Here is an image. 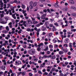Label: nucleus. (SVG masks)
<instances>
[{
    "label": "nucleus",
    "mask_w": 76,
    "mask_h": 76,
    "mask_svg": "<svg viewBox=\"0 0 76 76\" xmlns=\"http://www.w3.org/2000/svg\"><path fill=\"white\" fill-rule=\"evenodd\" d=\"M41 50V48L40 47H38L37 48V51H39Z\"/></svg>",
    "instance_id": "nucleus-14"
},
{
    "label": "nucleus",
    "mask_w": 76,
    "mask_h": 76,
    "mask_svg": "<svg viewBox=\"0 0 76 76\" xmlns=\"http://www.w3.org/2000/svg\"><path fill=\"white\" fill-rule=\"evenodd\" d=\"M29 76H33V74H32V73H29Z\"/></svg>",
    "instance_id": "nucleus-35"
},
{
    "label": "nucleus",
    "mask_w": 76,
    "mask_h": 76,
    "mask_svg": "<svg viewBox=\"0 0 76 76\" xmlns=\"http://www.w3.org/2000/svg\"><path fill=\"white\" fill-rule=\"evenodd\" d=\"M72 16H76V13L72 14Z\"/></svg>",
    "instance_id": "nucleus-39"
},
{
    "label": "nucleus",
    "mask_w": 76,
    "mask_h": 76,
    "mask_svg": "<svg viewBox=\"0 0 76 76\" xmlns=\"http://www.w3.org/2000/svg\"><path fill=\"white\" fill-rule=\"evenodd\" d=\"M39 60H43V58H44V57H42V56H39Z\"/></svg>",
    "instance_id": "nucleus-15"
},
{
    "label": "nucleus",
    "mask_w": 76,
    "mask_h": 76,
    "mask_svg": "<svg viewBox=\"0 0 76 76\" xmlns=\"http://www.w3.org/2000/svg\"><path fill=\"white\" fill-rule=\"evenodd\" d=\"M40 31H41V29L40 28H39L38 29H37L36 31H37V32H39Z\"/></svg>",
    "instance_id": "nucleus-33"
},
{
    "label": "nucleus",
    "mask_w": 76,
    "mask_h": 76,
    "mask_svg": "<svg viewBox=\"0 0 76 76\" xmlns=\"http://www.w3.org/2000/svg\"><path fill=\"white\" fill-rule=\"evenodd\" d=\"M39 6L40 7H43V6H44V5L42 4H40Z\"/></svg>",
    "instance_id": "nucleus-56"
},
{
    "label": "nucleus",
    "mask_w": 76,
    "mask_h": 76,
    "mask_svg": "<svg viewBox=\"0 0 76 76\" xmlns=\"http://www.w3.org/2000/svg\"><path fill=\"white\" fill-rule=\"evenodd\" d=\"M41 62H42V61L41 60H39L38 61V63H41Z\"/></svg>",
    "instance_id": "nucleus-63"
},
{
    "label": "nucleus",
    "mask_w": 76,
    "mask_h": 76,
    "mask_svg": "<svg viewBox=\"0 0 76 76\" xmlns=\"http://www.w3.org/2000/svg\"><path fill=\"white\" fill-rule=\"evenodd\" d=\"M26 53H27V51H25L24 52V54H26Z\"/></svg>",
    "instance_id": "nucleus-58"
},
{
    "label": "nucleus",
    "mask_w": 76,
    "mask_h": 76,
    "mask_svg": "<svg viewBox=\"0 0 76 76\" xmlns=\"http://www.w3.org/2000/svg\"><path fill=\"white\" fill-rule=\"evenodd\" d=\"M27 31H28V32H29V31H30V32L31 31V29H30V28H28V29H27Z\"/></svg>",
    "instance_id": "nucleus-23"
},
{
    "label": "nucleus",
    "mask_w": 76,
    "mask_h": 76,
    "mask_svg": "<svg viewBox=\"0 0 76 76\" xmlns=\"http://www.w3.org/2000/svg\"><path fill=\"white\" fill-rule=\"evenodd\" d=\"M15 64H18V66H19V64H22L21 61H18V62L17 61H15Z\"/></svg>",
    "instance_id": "nucleus-4"
},
{
    "label": "nucleus",
    "mask_w": 76,
    "mask_h": 76,
    "mask_svg": "<svg viewBox=\"0 0 76 76\" xmlns=\"http://www.w3.org/2000/svg\"><path fill=\"white\" fill-rule=\"evenodd\" d=\"M1 23H2V24H6V23H7V21L6 22L4 21H1L0 22Z\"/></svg>",
    "instance_id": "nucleus-12"
},
{
    "label": "nucleus",
    "mask_w": 76,
    "mask_h": 76,
    "mask_svg": "<svg viewBox=\"0 0 76 76\" xmlns=\"http://www.w3.org/2000/svg\"><path fill=\"white\" fill-rule=\"evenodd\" d=\"M54 6L55 7H59V5H58V4L54 5Z\"/></svg>",
    "instance_id": "nucleus-18"
},
{
    "label": "nucleus",
    "mask_w": 76,
    "mask_h": 76,
    "mask_svg": "<svg viewBox=\"0 0 76 76\" xmlns=\"http://www.w3.org/2000/svg\"><path fill=\"white\" fill-rule=\"evenodd\" d=\"M45 1V0H40V1L41 2H44Z\"/></svg>",
    "instance_id": "nucleus-42"
},
{
    "label": "nucleus",
    "mask_w": 76,
    "mask_h": 76,
    "mask_svg": "<svg viewBox=\"0 0 76 76\" xmlns=\"http://www.w3.org/2000/svg\"><path fill=\"white\" fill-rule=\"evenodd\" d=\"M37 22H38L36 21H34L33 22V23L34 24H36V23H37Z\"/></svg>",
    "instance_id": "nucleus-51"
},
{
    "label": "nucleus",
    "mask_w": 76,
    "mask_h": 76,
    "mask_svg": "<svg viewBox=\"0 0 76 76\" xmlns=\"http://www.w3.org/2000/svg\"><path fill=\"white\" fill-rule=\"evenodd\" d=\"M65 23H66V24L65 25V26L66 27L67 26V20H66L65 21Z\"/></svg>",
    "instance_id": "nucleus-43"
},
{
    "label": "nucleus",
    "mask_w": 76,
    "mask_h": 76,
    "mask_svg": "<svg viewBox=\"0 0 76 76\" xmlns=\"http://www.w3.org/2000/svg\"><path fill=\"white\" fill-rule=\"evenodd\" d=\"M35 50L34 49H31L28 51V53L31 55H34L35 53Z\"/></svg>",
    "instance_id": "nucleus-1"
},
{
    "label": "nucleus",
    "mask_w": 76,
    "mask_h": 76,
    "mask_svg": "<svg viewBox=\"0 0 76 76\" xmlns=\"http://www.w3.org/2000/svg\"><path fill=\"white\" fill-rule=\"evenodd\" d=\"M49 47L50 48H53V45H49Z\"/></svg>",
    "instance_id": "nucleus-22"
},
{
    "label": "nucleus",
    "mask_w": 76,
    "mask_h": 76,
    "mask_svg": "<svg viewBox=\"0 0 76 76\" xmlns=\"http://www.w3.org/2000/svg\"><path fill=\"white\" fill-rule=\"evenodd\" d=\"M3 72L2 71L0 72V75H3Z\"/></svg>",
    "instance_id": "nucleus-52"
},
{
    "label": "nucleus",
    "mask_w": 76,
    "mask_h": 76,
    "mask_svg": "<svg viewBox=\"0 0 76 76\" xmlns=\"http://www.w3.org/2000/svg\"><path fill=\"white\" fill-rule=\"evenodd\" d=\"M59 54H63V52L60 51L59 52Z\"/></svg>",
    "instance_id": "nucleus-29"
},
{
    "label": "nucleus",
    "mask_w": 76,
    "mask_h": 76,
    "mask_svg": "<svg viewBox=\"0 0 76 76\" xmlns=\"http://www.w3.org/2000/svg\"><path fill=\"white\" fill-rule=\"evenodd\" d=\"M37 18L38 20H40L41 19L39 17H37Z\"/></svg>",
    "instance_id": "nucleus-55"
},
{
    "label": "nucleus",
    "mask_w": 76,
    "mask_h": 76,
    "mask_svg": "<svg viewBox=\"0 0 76 76\" xmlns=\"http://www.w3.org/2000/svg\"><path fill=\"white\" fill-rule=\"evenodd\" d=\"M37 5V2H35L33 3V6L34 7H35Z\"/></svg>",
    "instance_id": "nucleus-11"
},
{
    "label": "nucleus",
    "mask_w": 76,
    "mask_h": 76,
    "mask_svg": "<svg viewBox=\"0 0 76 76\" xmlns=\"http://www.w3.org/2000/svg\"><path fill=\"white\" fill-rule=\"evenodd\" d=\"M63 50V51H64V52H65V53H67V50L66 49H64Z\"/></svg>",
    "instance_id": "nucleus-30"
},
{
    "label": "nucleus",
    "mask_w": 76,
    "mask_h": 76,
    "mask_svg": "<svg viewBox=\"0 0 76 76\" xmlns=\"http://www.w3.org/2000/svg\"><path fill=\"white\" fill-rule=\"evenodd\" d=\"M63 10L66 12V11H67V8H64L63 9Z\"/></svg>",
    "instance_id": "nucleus-26"
},
{
    "label": "nucleus",
    "mask_w": 76,
    "mask_h": 76,
    "mask_svg": "<svg viewBox=\"0 0 76 76\" xmlns=\"http://www.w3.org/2000/svg\"><path fill=\"white\" fill-rule=\"evenodd\" d=\"M49 26L50 27V28H52V27L53 26V24H50L49 25Z\"/></svg>",
    "instance_id": "nucleus-21"
},
{
    "label": "nucleus",
    "mask_w": 76,
    "mask_h": 76,
    "mask_svg": "<svg viewBox=\"0 0 76 76\" xmlns=\"http://www.w3.org/2000/svg\"><path fill=\"white\" fill-rule=\"evenodd\" d=\"M43 45H44L43 43H41L37 45V47H41V46Z\"/></svg>",
    "instance_id": "nucleus-6"
},
{
    "label": "nucleus",
    "mask_w": 76,
    "mask_h": 76,
    "mask_svg": "<svg viewBox=\"0 0 76 76\" xmlns=\"http://www.w3.org/2000/svg\"><path fill=\"white\" fill-rule=\"evenodd\" d=\"M11 33L12 34H15V31H12Z\"/></svg>",
    "instance_id": "nucleus-60"
},
{
    "label": "nucleus",
    "mask_w": 76,
    "mask_h": 76,
    "mask_svg": "<svg viewBox=\"0 0 76 76\" xmlns=\"http://www.w3.org/2000/svg\"><path fill=\"white\" fill-rule=\"evenodd\" d=\"M46 15H47L46 14H43L41 17V18L42 19H45V17L46 16Z\"/></svg>",
    "instance_id": "nucleus-2"
},
{
    "label": "nucleus",
    "mask_w": 76,
    "mask_h": 76,
    "mask_svg": "<svg viewBox=\"0 0 76 76\" xmlns=\"http://www.w3.org/2000/svg\"><path fill=\"white\" fill-rule=\"evenodd\" d=\"M58 40V39H57V38H55L53 40V41H55L54 42V43H56V42H57V40Z\"/></svg>",
    "instance_id": "nucleus-8"
},
{
    "label": "nucleus",
    "mask_w": 76,
    "mask_h": 76,
    "mask_svg": "<svg viewBox=\"0 0 76 76\" xmlns=\"http://www.w3.org/2000/svg\"><path fill=\"white\" fill-rule=\"evenodd\" d=\"M34 46H35V47H37L38 46H37V44L35 43L34 44Z\"/></svg>",
    "instance_id": "nucleus-54"
},
{
    "label": "nucleus",
    "mask_w": 76,
    "mask_h": 76,
    "mask_svg": "<svg viewBox=\"0 0 76 76\" xmlns=\"http://www.w3.org/2000/svg\"><path fill=\"white\" fill-rule=\"evenodd\" d=\"M13 7L12 8H11V10H15L14 7Z\"/></svg>",
    "instance_id": "nucleus-49"
},
{
    "label": "nucleus",
    "mask_w": 76,
    "mask_h": 76,
    "mask_svg": "<svg viewBox=\"0 0 76 76\" xmlns=\"http://www.w3.org/2000/svg\"><path fill=\"white\" fill-rule=\"evenodd\" d=\"M3 33H5V34H6L7 33H8V31L6 30H3Z\"/></svg>",
    "instance_id": "nucleus-16"
},
{
    "label": "nucleus",
    "mask_w": 76,
    "mask_h": 76,
    "mask_svg": "<svg viewBox=\"0 0 76 76\" xmlns=\"http://www.w3.org/2000/svg\"><path fill=\"white\" fill-rule=\"evenodd\" d=\"M40 26V24L39 23L38 24L36 25L37 27H39Z\"/></svg>",
    "instance_id": "nucleus-47"
},
{
    "label": "nucleus",
    "mask_w": 76,
    "mask_h": 76,
    "mask_svg": "<svg viewBox=\"0 0 76 76\" xmlns=\"http://www.w3.org/2000/svg\"><path fill=\"white\" fill-rule=\"evenodd\" d=\"M53 28L52 29L53 32H54L55 31H56V27L54 26H53Z\"/></svg>",
    "instance_id": "nucleus-7"
},
{
    "label": "nucleus",
    "mask_w": 76,
    "mask_h": 76,
    "mask_svg": "<svg viewBox=\"0 0 76 76\" xmlns=\"http://www.w3.org/2000/svg\"><path fill=\"white\" fill-rule=\"evenodd\" d=\"M43 57L44 58H47V56L46 55H44Z\"/></svg>",
    "instance_id": "nucleus-38"
},
{
    "label": "nucleus",
    "mask_w": 76,
    "mask_h": 76,
    "mask_svg": "<svg viewBox=\"0 0 76 76\" xmlns=\"http://www.w3.org/2000/svg\"><path fill=\"white\" fill-rule=\"evenodd\" d=\"M25 72H22V73H21L22 75H23L24 76H25Z\"/></svg>",
    "instance_id": "nucleus-24"
},
{
    "label": "nucleus",
    "mask_w": 76,
    "mask_h": 76,
    "mask_svg": "<svg viewBox=\"0 0 76 76\" xmlns=\"http://www.w3.org/2000/svg\"><path fill=\"white\" fill-rule=\"evenodd\" d=\"M45 34H46V33L44 32H43L42 34V35H45Z\"/></svg>",
    "instance_id": "nucleus-53"
},
{
    "label": "nucleus",
    "mask_w": 76,
    "mask_h": 76,
    "mask_svg": "<svg viewBox=\"0 0 76 76\" xmlns=\"http://www.w3.org/2000/svg\"><path fill=\"white\" fill-rule=\"evenodd\" d=\"M29 7H27V10L28 12L29 11Z\"/></svg>",
    "instance_id": "nucleus-46"
},
{
    "label": "nucleus",
    "mask_w": 76,
    "mask_h": 76,
    "mask_svg": "<svg viewBox=\"0 0 76 76\" xmlns=\"http://www.w3.org/2000/svg\"><path fill=\"white\" fill-rule=\"evenodd\" d=\"M33 6H32V5H30L29 6V8L30 9H32V8H33Z\"/></svg>",
    "instance_id": "nucleus-19"
},
{
    "label": "nucleus",
    "mask_w": 76,
    "mask_h": 76,
    "mask_svg": "<svg viewBox=\"0 0 76 76\" xmlns=\"http://www.w3.org/2000/svg\"><path fill=\"white\" fill-rule=\"evenodd\" d=\"M56 70V69L55 68H52V71H53V72H54V71H55Z\"/></svg>",
    "instance_id": "nucleus-27"
},
{
    "label": "nucleus",
    "mask_w": 76,
    "mask_h": 76,
    "mask_svg": "<svg viewBox=\"0 0 76 76\" xmlns=\"http://www.w3.org/2000/svg\"><path fill=\"white\" fill-rule=\"evenodd\" d=\"M4 17V14H2L1 15V18H3Z\"/></svg>",
    "instance_id": "nucleus-31"
},
{
    "label": "nucleus",
    "mask_w": 76,
    "mask_h": 76,
    "mask_svg": "<svg viewBox=\"0 0 76 76\" xmlns=\"http://www.w3.org/2000/svg\"><path fill=\"white\" fill-rule=\"evenodd\" d=\"M56 58V56L54 55L53 56H52V59H55Z\"/></svg>",
    "instance_id": "nucleus-17"
},
{
    "label": "nucleus",
    "mask_w": 76,
    "mask_h": 76,
    "mask_svg": "<svg viewBox=\"0 0 76 76\" xmlns=\"http://www.w3.org/2000/svg\"><path fill=\"white\" fill-rule=\"evenodd\" d=\"M59 76H64V74L63 73H61L59 74Z\"/></svg>",
    "instance_id": "nucleus-28"
},
{
    "label": "nucleus",
    "mask_w": 76,
    "mask_h": 76,
    "mask_svg": "<svg viewBox=\"0 0 76 76\" xmlns=\"http://www.w3.org/2000/svg\"><path fill=\"white\" fill-rule=\"evenodd\" d=\"M30 5H32V4H33V1H31L29 3Z\"/></svg>",
    "instance_id": "nucleus-34"
},
{
    "label": "nucleus",
    "mask_w": 76,
    "mask_h": 76,
    "mask_svg": "<svg viewBox=\"0 0 76 76\" xmlns=\"http://www.w3.org/2000/svg\"><path fill=\"white\" fill-rule=\"evenodd\" d=\"M29 64H34V62H31V61H30L29 62Z\"/></svg>",
    "instance_id": "nucleus-40"
},
{
    "label": "nucleus",
    "mask_w": 76,
    "mask_h": 76,
    "mask_svg": "<svg viewBox=\"0 0 76 76\" xmlns=\"http://www.w3.org/2000/svg\"><path fill=\"white\" fill-rule=\"evenodd\" d=\"M48 50V46H47L46 47L45 49L44 50V51H47Z\"/></svg>",
    "instance_id": "nucleus-13"
},
{
    "label": "nucleus",
    "mask_w": 76,
    "mask_h": 76,
    "mask_svg": "<svg viewBox=\"0 0 76 76\" xmlns=\"http://www.w3.org/2000/svg\"><path fill=\"white\" fill-rule=\"evenodd\" d=\"M54 24L55 25V26H58V23H55Z\"/></svg>",
    "instance_id": "nucleus-20"
},
{
    "label": "nucleus",
    "mask_w": 76,
    "mask_h": 76,
    "mask_svg": "<svg viewBox=\"0 0 76 76\" xmlns=\"http://www.w3.org/2000/svg\"><path fill=\"white\" fill-rule=\"evenodd\" d=\"M48 75V73L46 72H45V73H44L43 74V75Z\"/></svg>",
    "instance_id": "nucleus-36"
},
{
    "label": "nucleus",
    "mask_w": 76,
    "mask_h": 76,
    "mask_svg": "<svg viewBox=\"0 0 76 76\" xmlns=\"http://www.w3.org/2000/svg\"><path fill=\"white\" fill-rule=\"evenodd\" d=\"M69 47L70 48L72 47V44L71 43H69Z\"/></svg>",
    "instance_id": "nucleus-45"
},
{
    "label": "nucleus",
    "mask_w": 76,
    "mask_h": 76,
    "mask_svg": "<svg viewBox=\"0 0 76 76\" xmlns=\"http://www.w3.org/2000/svg\"><path fill=\"white\" fill-rule=\"evenodd\" d=\"M76 29H73L71 30V31L72 32H75L76 31Z\"/></svg>",
    "instance_id": "nucleus-32"
},
{
    "label": "nucleus",
    "mask_w": 76,
    "mask_h": 76,
    "mask_svg": "<svg viewBox=\"0 0 76 76\" xmlns=\"http://www.w3.org/2000/svg\"><path fill=\"white\" fill-rule=\"evenodd\" d=\"M67 54L68 55H70V54H71V52H69L67 53Z\"/></svg>",
    "instance_id": "nucleus-50"
},
{
    "label": "nucleus",
    "mask_w": 76,
    "mask_h": 76,
    "mask_svg": "<svg viewBox=\"0 0 76 76\" xmlns=\"http://www.w3.org/2000/svg\"><path fill=\"white\" fill-rule=\"evenodd\" d=\"M15 75V73H12V74L11 75V76H14V75Z\"/></svg>",
    "instance_id": "nucleus-64"
},
{
    "label": "nucleus",
    "mask_w": 76,
    "mask_h": 76,
    "mask_svg": "<svg viewBox=\"0 0 76 76\" xmlns=\"http://www.w3.org/2000/svg\"><path fill=\"white\" fill-rule=\"evenodd\" d=\"M11 73H13V72L12 71V69H10L9 71Z\"/></svg>",
    "instance_id": "nucleus-41"
},
{
    "label": "nucleus",
    "mask_w": 76,
    "mask_h": 76,
    "mask_svg": "<svg viewBox=\"0 0 76 76\" xmlns=\"http://www.w3.org/2000/svg\"><path fill=\"white\" fill-rule=\"evenodd\" d=\"M53 33H50L48 34L47 36L48 38H51V37L52 35H53Z\"/></svg>",
    "instance_id": "nucleus-3"
},
{
    "label": "nucleus",
    "mask_w": 76,
    "mask_h": 76,
    "mask_svg": "<svg viewBox=\"0 0 76 76\" xmlns=\"http://www.w3.org/2000/svg\"><path fill=\"white\" fill-rule=\"evenodd\" d=\"M21 7L22 9H25V6L23 4H21Z\"/></svg>",
    "instance_id": "nucleus-9"
},
{
    "label": "nucleus",
    "mask_w": 76,
    "mask_h": 76,
    "mask_svg": "<svg viewBox=\"0 0 76 76\" xmlns=\"http://www.w3.org/2000/svg\"><path fill=\"white\" fill-rule=\"evenodd\" d=\"M26 10L23 11V14H24L25 13H26Z\"/></svg>",
    "instance_id": "nucleus-59"
},
{
    "label": "nucleus",
    "mask_w": 76,
    "mask_h": 76,
    "mask_svg": "<svg viewBox=\"0 0 76 76\" xmlns=\"http://www.w3.org/2000/svg\"><path fill=\"white\" fill-rule=\"evenodd\" d=\"M69 2L71 4H74V1L73 0H69Z\"/></svg>",
    "instance_id": "nucleus-10"
},
{
    "label": "nucleus",
    "mask_w": 76,
    "mask_h": 76,
    "mask_svg": "<svg viewBox=\"0 0 76 76\" xmlns=\"http://www.w3.org/2000/svg\"><path fill=\"white\" fill-rule=\"evenodd\" d=\"M19 22V20H16V21H15V22H16V23H17V22Z\"/></svg>",
    "instance_id": "nucleus-62"
},
{
    "label": "nucleus",
    "mask_w": 76,
    "mask_h": 76,
    "mask_svg": "<svg viewBox=\"0 0 76 76\" xmlns=\"http://www.w3.org/2000/svg\"><path fill=\"white\" fill-rule=\"evenodd\" d=\"M6 30H7L8 31H9V26H7L6 28Z\"/></svg>",
    "instance_id": "nucleus-25"
},
{
    "label": "nucleus",
    "mask_w": 76,
    "mask_h": 76,
    "mask_svg": "<svg viewBox=\"0 0 76 76\" xmlns=\"http://www.w3.org/2000/svg\"><path fill=\"white\" fill-rule=\"evenodd\" d=\"M26 23V21H23V25H25Z\"/></svg>",
    "instance_id": "nucleus-57"
},
{
    "label": "nucleus",
    "mask_w": 76,
    "mask_h": 76,
    "mask_svg": "<svg viewBox=\"0 0 76 76\" xmlns=\"http://www.w3.org/2000/svg\"><path fill=\"white\" fill-rule=\"evenodd\" d=\"M71 58V56H68V59H70Z\"/></svg>",
    "instance_id": "nucleus-48"
},
{
    "label": "nucleus",
    "mask_w": 76,
    "mask_h": 76,
    "mask_svg": "<svg viewBox=\"0 0 76 76\" xmlns=\"http://www.w3.org/2000/svg\"><path fill=\"white\" fill-rule=\"evenodd\" d=\"M43 12L45 13H47V10L45 9L43 10Z\"/></svg>",
    "instance_id": "nucleus-44"
},
{
    "label": "nucleus",
    "mask_w": 76,
    "mask_h": 76,
    "mask_svg": "<svg viewBox=\"0 0 76 76\" xmlns=\"http://www.w3.org/2000/svg\"><path fill=\"white\" fill-rule=\"evenodd\" d=\"M1 69H2L3 70H5V69H6V66L4 65H2L1 67Z\"/></svg>",
    "instance_id": "nucleus-5"
},
{
    "label": "nucleus",
    "mask_w": 76,
    "mask_h": 76,
    "mask_svg": "<svg viewBox=\"0 0 76 76\" xmlns=\"http://www.w3.org/2000/svg\"><path fill=\"white\" fill-rule=\"evenodd\" d=\"M71 29H73L75 28V27H74L73 26H71Z\"/></svg>",
    "instance_id": "nucleus-61"
},
{
    "label": "nucleus",
    "mask_w": 76,
    "mask_h": 76,
    "mask_svg": "<svg viewBox=\"0 0 76 76\" xmlns=\"http://www.w3.org/2000/svg\"><path fill=\"white\" fill-rule=\"evenodd\" d=\"M38 73L39 74H41V75H42V73L40 71H39Z\"/></svg>",
    "instance_id": "nucleus-37"
}]
</instances>
